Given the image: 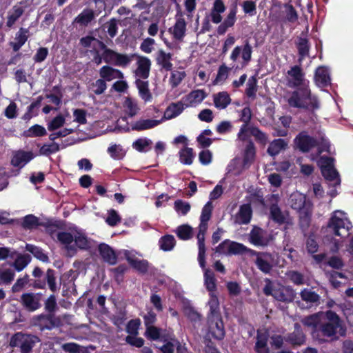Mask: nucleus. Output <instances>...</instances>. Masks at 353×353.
<instances>
[{
  "instance_id": "nucleus-1",
  "label": "nucleus",
  "mask_w": 353,
  "mask_h": 353,
  "mask_svg": "<svg viewBox=\"0 0 353 353\" xmlns=\"http://www.w3.org/2000/svg\"><path fill=\"white\" fill-rule=\"evenodd\" d=\"M285 84L291 88H297L292 92L288 99V103L291 107L314 110L319 107L316 97L311 95L309 88V81L305 77V73L299 65L290 67L284 76Z\"/></svg>"
},
{
  "instance_id": "nucleus-2",
  "label": "nucleus",
  "mask_w": 353,
  "mask_h": 353,
  "mask_svg": "<svg viewBox=\"0 0 353 353\" xmlns=\"http://www.w3.org/2000/svg\"><path fill=\"white\" fill-rule=\"evenodd\" d=\"M59 241L70 254H74L78 249L88 250L93 245V241L80 230L60 232L57 234Z\"/></svg>"
},
{
  "instance_id": "nucleus-3",
  "label": "nucleus",
  "mask_w": 353,
  "mask_h": 353,
  "mask_svg": "<svg viewBox=\"0 0 353 353\" xmlns=\"http://www.w3.org/2000/svg\"><path fill=\"white\" fill-rule=\"evenodd\" d=\"M294 143L296 148L303 152H307L316 146L318 147L319 154L324 151L330 152V143L324 137L314 139L309 136L305 131L300 132L296 137Z\"/></svg>"
},
{
  "instance_id": "nucleus-4",
  "label": "nucleus",
  "mask_w": 353,
  "mask_h": 353,
  "mask_svg": "<svg viewBox=\"0 0 353 353\" xmlns=\"http://www.w3.org/2000/svg\"><path fill=\"white\" fill-rule=\"evenodd\" d=\"M339 331L341 335L345 334V331L341 325L339 316L331 310L323 314L318 333L320 332L323 336L333 338Z\"/></svg>"
},
{
  "instance_id": "nucleus-5",
  "label": "nucleus",
  "mask_w": 353,
  "mask_h": 353,
  "mask_svg": "<svg viewBox=\"0 0 353 353\" xmlns=\"http://www.w3.org/2000/svg\"><path fill=\"white\" fill-rule=\"evenodd\" d=\"M328 227L334 234L346 236L352 225L344 212L336 210L330 218Z\"/></svg>"
},
{
  "instance_id": "nucleus-6",
  "label": "nucleus",
  "mask_w": 353,
  "mask_h": 353,
  "mask_svg": "<svg viewBox=\"0 0 353 353\" xmlns=\"http://www.w3.org/2000/svg\"><path fill=\"white\" fill-rule=\"evenodd\" d=\"M333 159L327 157H321L318 161V165L321 168L324 178L330 183V185L336 187L340 185L341 180L337 171L333 165Z\"/></svg>"
},
{
  "instance_id": "nucleus-7",
  "label": "nucleus",
  "mask_w": 353,
  "mask_h": 353,
  "mask_svg": "<svg viewBox=\"0 0 353 353\" xmlns=\"http://www.w3.org/2000/svg\"><path fill=\"white\" fill-rule=\"evenodd\" d=\"M251 255L255 256L254 263L257 268L264 274L270 273L277 263L276 255L266 252L250 250Z\"/></svg>"
},
{
  "instance_id": "nucleus-8",
  "label": "nucleus",
  "mask_w": 353,
  "mask_h": 353,
  "mask_svg": "<svg viewBox=\"0 0 353 353\" xmlns=\"http://www.w3.org/2000/svg\"><path fill=\"white\" fill-rule=\"evenodd\" d=\"M154 114H150L151 118L142 119L134 122L132 128L137 131H143L154 128L163 121L161 112L157 108H154Z\"/></svg>"
},
{
  "instance_id": "nucleus-9",
  "label": "nucleus",
  "mask_w": 353,
  "mask_h": 353,
  "mask_svg": "<svg viewBox=\"0 0 353 353\" xmlns=\"http://www.w3.org/2000/svg\"><path fill=\"white\" fill-rule=\"evenodd\" d=\"M208 337L221 340L225 336V329L221 316L208 318Z\"/></svg>"
},
{
  "instance_id": "nucleus-10",
  "label": "nucleus",
  "mask_w": 353,
  "mask_h": 353,
  "mask_svg": "<svg viewBox=\"0 0 353 353\" xmlns=\"http://www.w3.org/2000/svg\"><path fill=\"white\" fill-rule=\"evenodd\" d=\"M271 235L260 228L254 227L249 234L250 242L257 247L267 246L272 241Z\"/></svg>"
},
{
  "instance_id": "nucleus-11",
  "label": "nucleus",
  "mask_w": 353,
  "mask_h": 353,
  "mask_svg": "<svg viewBox=\"0 0 353 353\" xmlns=\"http://www.w3.org/2000/svg\"><path fill=\"white\" fill-rule=\"evenodd\" d=\"M137 68L134 70V76L136 79L146 80L150 74L151 61L150 59L143 56H138L137 62Z\"/></svg>"
},
{
  "instance_id": "nucleus-12",
  "label": "nucleus",
  "mask_w": 353,
  "mask_h": 353,
  "mask_svg": "<svg viewBox=\"0 0 353 353\" xmlns=\"http://www.w3.org/2000/svg\"><path fill=\"white\" fill-rule=\"evenodd\" d=\"M8 259L14 261L12 263V265L14 266L17 271L22 270V255L12 249L0 247V260Z\"/></svg>"
},
{
  "instance_id": "nucleus-13",
  "label": "nucleus",
  "mask_w": 353,
  "mask_h": 353,
  "mask_svg": "<svg viewBox=\"0 0 353 353\" xmlns=\"http://www.w3.org/2000/svg\"><path fill=\"white\" fill-rule=\"evenodd\" d=\"M278 194H273L271 196L272 205L270 208V216L276 223L281 224L288 222V214L285 212H283L277 204L274 202H277L279 199Z\"/></svg>"
},
{
  "instance_id": "nucleus-14",
  "label": "nucleus",
  "mask_w": 353,
  "mask_h": 353,
  "mask_svg": "<svg viewBox=\"0 0 353 353\" xmlns=\"http://www.w3.org/2000/svg\"><path fill=\"white\" fill-rule=\"evenodd\" d=\"M208 226L199 225V232L197 234L198 241V261L202 268L205 267V234Z\"/></svg>"
},
{
  "instance_id": "nucleus-15",
  "label": "nucleus",
  "mask_w": 353,
  "mask_h": 353,
  "mask_svg": "<svg viewBox=\"0 0 353 353\" xmlns=\"http://www.w3.org/2000/svg\"><path fill=\"white\" fill-rule=\"evenodd\" d=\"M169 32L176 40L181 41L183 39L186 32V22L182 14L176 15V22L169 29Z\"/></svg>"
},
{
  "instance_id": "nucleus-16",
  "label": "nucleus",
  "mask_w": 353,
  "mask_h": 353,
  "mask_svg": "<svg viewBox=\"0 0 353 353\" xmlns=\"http://www.w3.org/2000/svg\"><path fill=\"white\" fill-rule=\"evenodd\" d=\"M314 81L320 88H324L330 84L331 78L329 69L325 66L318 67L314 73Z\"/></svg>"
},
{
  "instance_id": "nucleus-17",
  "label": "nucleus",
  "mask_w": 353,
  "mask_h": 353,
  "mask_svg": "<svg viewBox=\"0 0 353 353\" xmlns=\"http://www.w3.org/2000/svg\"><path fill=\"white\" fill-rule=\"evenodd\" d=\"M252 214V210L250 204L242 205L234 216V221L239 225L248 224L251 220Z\"/></svg>"
},
{
  "instance_id": "nucleus-18",
  "label": "nucleus",
  "mask_w": 353,
  "mask_h": 353,
  "mask_svg": "<svg viewBox=\"0 0 353 353\" xmlns=\"http://www.w3.org/2000/svg\"><path fill=\"white\" fill-rule=\"evenodd\" d=\"M100 77L105 81H111L114 79H123L124 78L123 73L116 68L109 65L103 66L99 70Z\"/></svg>"
},
{
  "instance_id": "nucleus-19",
  "label": "nucleus",
  "mask_w": 353,
  "mask_h": 353,
  "mask_svg": "<svg viewBox=\"0 0 353 353\" xmlns=\"http://www.w3.org/2000/svg\"><path fill=\"white\" fill-rule=\"evenodd\" d=\"M96 14L92 9H84L73 20L72 24H78L81 27H86L95 19Z\"/></svg>"
},
{
  "instance_id": "nucleus-20",
  "label": "nucleus",
  "mask_w": 353,
  "mask_h": 353,
  "mask_svg": "<svg viewBox=\"0 0 353 353\" xmlns=\"http://www.w3.org/2000/svg\"><path fill=\"white\" fill-rule=\"evenodd\" d=\"M225 10V6L222 0H215L211 9L209 17L215 24L222 21L221 14Z\"/></svg>"
},
{
  "instance_id": "nucleus-21",
  "label": "nucleus",
  "mask_w": 353,
  "mask_h": 353,
  "mask_svg": "<svg viewBox=\"0 0 353 353\" xmlns=\"http://www.w3.org/2000/svg\"><path fill=\"white\" fill-rule=\"evenodd\" d=\"M286 341L293 345H301L305 341V336L303 333L300 325L295 323L294 330L285 337Z\"/></svg>"
},
{
  "instance_id": "nucleus-22",
  "label": "nucleus",
  "mask_w": 353,
  "mask_h": 353,
  "mask_svg": "<svg viewBox=\"0 0 353 353\" xmlns=\"http://www.w3.org/2000/svg\"><path fill=\"white\" fill-rule=\"evenodd\" d=\"M207 94L203 90H196L190 92L183 100L186 106H195L201 103Z\"/></svg>"
},
{
  "instance_id": "nucleus-23",
  "label": "nucleus",
  "mask_w": 353,
  "mask_h": 353,
  "mask_svg": "<svg viewBox=\"0 0 353 353\" xmlns=\"http://www.w3.org/2000/svg\"><path fill=\"white\" fill-rule=\"evenodd\" d=\"M323 313L313 314L302 319V323L305 326H307L313 330L312 335L314 337L318 336V330L319 328L320 323Z\"/></svg>"
},
{
  "instance_id": "nucleus-24",
  "label": "nucleus",
  "mask_w": 353,
  "mask_h": 353,
  "mask_svg": "<svg viewBox=\"0 0 353 353\" xmlns=\"http://www.w3.org/2000/svg\"><path fill=\"white\" fill-rule=\"evenodd\" d=\"M273 297L279 301L290 302L294 298V292L291 288L279 286L274 292Z\"/></svg>"
},
{
  "instance_id": "nucleus-25",
  "label": "nucleus",
  "mask_w": 353,
  "mask_h": 353,
  "mask_svg": "<svg viewBox=\"0 0 353 353\" xmlns=\"http://www.w3.org/2000/svg\"><path fill=\"white\" fill-rule=\"evenodd\" d=\"M41 296L38 294H23V306L29 311H34L40 307Z\"/></svg>"
},
{
  "instance_id": "nucleus-26",
  "label": "nucleus",
  "mask_w": 353,
  "mask_h": 353,
  "mask_svg": "<svg viewBox=\"0 0 353 353\" xmlns=\"http://www.w3.org/2000/svg\"><path fill=\"white\" fill-rule=\"evenodd\" d=\"M99 251L103 259L110 265L117 263V256L114 250L107 244L101 243L99 245Z\"/></svg>"
},
{
  "instance_id": "nucleus-27",
  "label": "nucleus",
  "mask_w": 353,
  "mask_h": 353,
  "mask_svg": "<svg viewBox=\"0 0 353 353\" xmlns=\"http://www.w3.org/2000/svg\"><path fill=\"white\" fill-rule=\"evenodd\" d=\"M172 54L167 53L163 50H159L157 54V63L161 68L166 71L172 70V63H171Z\"/></svg>"
},
{
  "instance_id": "nucleus-28",
  "label": "nucleus",
  "mask_w": 353,
  "mask_h": 353,
  "mask_svg": "<svg viewBox=\"0 0 353 353\" xmlns=\"http://www.w3.org/2000/svg\"><path fill=\"white\" fill-rule=\"evenodd\" d=\"M183 110L184 105L183 103L181 102L170 104L166 108L164 114H162V117H163V121L165 120L172 119L173 118L176 117L177 116L182 113Z\"/></svg>"
},
{
  "instance_id": "nucleus-29",
  "label": "nucleus",
  "mask_w": 353,
  "mask_h": 353,
  "mask_svg": "<svg viewBox=\"0 0 353 353\" xmlns=\"http://www.w3.org/2000/svg\"><path fill=\"white\" fill-rule=\"evenodd\" d=\"M305 196L300 192L292 193L288 200V203L292 208L297 211L301 210L305 204Z\"/></svg>"
},
{
  "instance_id": "nucleus-30",
  "label": "nucleus",
  "mask_w": 353,
  "mask_h": 353,
  "mask_svg": "<svg viewBox=\"0 0 353 353\" xmlns=\"http://www.w3.org/2000/svg\"><path fill=\"white\" fill-rule=\"evenodd\" d=\"M168 82L172 88L178 87L186 77V72L182 68L170 70Z\"/></svg>"
},
{
  "instance_id": "nucleus-31",
  "label": "nucleus",
  "mask_w": 353,
  "mask_h": 353,
  "mask_svg": "<svg viewBox=\"0 0 353 353\" xmlns=\"http://www.w3.org/2000/svg\"><path fill=\"white\" fill-rule=\"evenodd\" d=\"M214 106L219 109H225L231 102V99L227 92H220L213 95Z\"/></svg>"
},
{
  "instance_id": "nucleus-32",
  "label": "nucleus",
  "mask_w": 353,
  "mask_h": 353,
  "mask_svg": "<svg viewBox=\"0 0 353 353\" xmlns=\"http://www.w3.org/2000/svg\"><path fill=\"white\" fill-rule=\"evenodd\" d=\"M135 83L141 99L145 101H150L152 99V95L148 88V81L147 79H136Z\"/></svg>"
},
{
  "instance_id": "nucleus-33",
  "label": "nucleus",
  "mask_w": 353,
  "mask_h": 353,
  "mask_svg": "<svg viewBox=\"0 0 353 353\" xmlns=\"http://www.w3.org/2000/svg\"><path fill=\"white\" fill-rule=\"evenodd\" d=\"M208 304L210 307L208 318L221 316L220 314L219 302L214 293H210V299Z\"/></svg>"
},
{
  "instance_id": "nucleus-34",
  "label": "nucleus",
  "mask_w": 353,
  "mask_h": 353,
  "mask_svg": "<svg viewBox=\"0 0 353 353\" xmlns=\"http://www.w3.org/2000/svg\"><path fill=\"white\" fill-rule=\"evenodd\" d=\"M255 157V148L254 145V143L251 141L248 143V144L246 145V148L245 149L244 152V157L243 159V169H246L249 168L250 164L254 161Z\"/></svg>"
},
{
  "instance_id": "nucleus-35",
  "label": "nucleus",
  "mask_w": 353,
  "mask_h": 353,
  "mask_svg": "<svg viewBox=\"0 0 353 353\" xmlns=\"http://www.w3.org/2000/svg\"><path fill=\"white\" fill-rule=\"evenodd\" d=\"M288 141L282 139H278L270 143L268 152L271 156H276L288 146Z\"/></svg>"
},
{
  "instance_id": "nucleus-36",
  "label": "nucleus",
  "mask_w": 353,
  "mask_h": 353,
  "mask_svg": "<svg viewBox=\"0 0 353 353\" xmlns=\"http://www.w3.org/2000/svg\"><path fill=\"white\" fill-rule=\"evenodd\" d=\"M204 270V284L206 289L210 293H214L216 290V279L213 272L209 269H206L205 267Z\"/></svg>"
},
{
  "instance_id": "nucleus-37",
  "label": "nucleus",
  "mask_w": 353,
  "mask_h": 353,
  "mask_svg": "<svg viewBox=\"0 0 353 353\" xmlns=\"http://www.w3.org/2000/svg\"><path fill=\"white\" fill-rule=\"evenodd\" d=\"M300 296L302 301H305L307 304H310V305L314 303H317L320 299L319 294L307 288L303 290L300 292Z\"/></svg>"
},
{
  "instance_id": "nucleus-38",
  "label": "nucleus",
  "mask_w": 353,
  "mask_h": 353,
  "mask_svg": "<svg viewBox=\"0 0 353 353\" xmlns=\"http://www.w3.org/2000/svg\"><path fill=\"white\" fill-rule=\"evenodd\" d=\"M268 335L265 333L257 334V340L255 345V350L258 353H269V349L267 345Z\"/></svg>"
},
{
  "instance_id": "nucleus-39",
  "label": "nucleus",
  "mask_w": 353,
  "mask_h": 353,
  "mask_svg": "<svg viewBox=\"0 0 353 353\" xmlns=\"http://www.w3.org/2000/svg\"><path fill=\"white\" fill-rule=\"evenodd\" d=\"M175 238L170 234L162 236L159 241L160 248L165 252L172 250L175 246Z\"/></svg>"
},
{
  "instance_id": "nucleus-40",
  "label": "nucleus",
  "mask_w": 353,
  "mask_h": 353,
  "mask_svg": "<svg viewBox=\"0 0 353 353\" xmlns=\"http://www.w3.org/2000/svg\"><path fill=\"white\" fill-rule=\"evenodd\" d=\"M297 48L299 54V62L301 63L309 55L310 46L307 39L299 38L297 43Z\"/></svg>"
},
{
  "instance_id": "nucleus-41",
  "label": "nucleus",
  "mask_w": 353,
  "mask_h": 353,
  "mask_svg": "<svg viewBox=\"0 0 353 353\" xmlns=\"http://www.w3.org/2000/svg\"><path fill=\"white\" fill-rule=\"evenodd\" d=\"M99 45L101 49L103 50L102 57L103 61L107 63L113 65L117 52L108 48L103 42H99Z\"/></svg>"
},
{
  "instance_id": "nucleus-42",
  "label": "nucleus",
  "mask_w": 353,
  "mask_h": 353,
  "mask_svg": "<svg viewBox=\"0 0 353 353\" xmlns=\"http://www.w3.org/2000/svg\"><path fill=\"white\" fill-rule=\"evenodd\" d=\"M213 205L212 202L208 201L203 208L200 216V225L208 226V222L212 216Z\"/></svg>"
},
{
  "instance_id": "nucleus-43",
  "label": "nucleus",
  "mask_w": 353,
  "mask_h": 353,
  "mask_svg": "<svg viewBox=\"0 0 353 353\" xmlns=\"http://www.w3.org/2000/svg\"><path fill=\"white\" fill-rule=\"evenodd\" d=\"M37 318L40 321L46 320V321H49V323H50V325L46 326V327L48 330H50L54 327H59V326H61L63 325L62 321H61V318L59 317V316H56L53 314H48V315L41 314V315L37 316Z\"/></svg>"
},
{
  "instance_id": "nucleus-44",
  "label": "nucleus",
  "mask_w": 353,
  "mask_h": 353,
  "mask_svg": "<svg viewBox=\"0 0 353 353\" xmlns=\"http://www.w3.org/2000/svg\"><path fill=\"white\" fill-rule=\"evenodd\" d=\"M194 156L192 148L185 147L179 152V161L185 165H191Z\"/></svg>"
},
{
  "instance_id": "nucleus-45",
  "label": "nucleus",
  "mask_w": 353,
  "mask_h": 353,
  "mask_svg": "<svg viewBox=\"0 0 353 353\" xmlns=\"http://www.w3.org/2000/svg\"><path fill=\"white\" fill-rule=\"evenodd\" d=\"M107 151L114 159H121L125 155V151L121 145H111Z\"/></svg>"
},
{
  "instance_id": "nucleus-46",
  "label": "nucleus",
  "mask_w": 353,
  "mask_h": 353,
  "mask_svg": "<svg viewBox=\"0 0 353 353\" xmlns=\"http://www.w3.org/2000/svg\"><path fill=\"white\" fill-rule=\"evenodd\" d=\"M284 12H285V18L284 21L289 23H294L298 19V14L295 10L294 8L291 4H285L284 5Z\"/></svg>"
},
{
  "instance_id": "nucleus-47",
  "label": "nucleus",
  "mask_w": 353,
  "mask_h": 353,
  "mask_svg": "<svg viewBox=\"0 0 353 353\" xmlns=\"http://www.w3.org/2000/svg\"><path fill=\"white\" fill-rule=\"evenodd\" d=\"M174 208L179 215L185 216L190 212L191 206L188 202L179 199L175 201Z\"/></svg>"
},
{
  "instance_id": "nucleus-48",
  "label": "nucleus",
  "mask_w": 353,
  "mask_h": 353,
  "mask_svg": "<svg viewBox=\"0 0 353 353\" xmlns=\"http://www.w3.org/2000/svg\"><path fill=\"white\" fill-rule=\"evenodd\" d=\"M41 225L39 219L33 214L23 216V229L33 230Z\"/></svg>"
},
{
  "instance_id": "nucleus-49",
  "label": "nucleus",
  "mask_w": 353,
  "mask_h": 353,
  "mask_svg": "<svg viewBox=\"0 0 353 353\" xmlns=\"http://www.w3.org/2000/svg\"><path fill=\"white\" fill-rule=\"evenodd\" d=\"M145 336L152 340H158L163 337V330L154 325L146 327Z\"/></svg>"
},
{
  "instance_id": "nucleus-50",
  "label": "nucleus",
  "mask_w": 353,
  "mask_h": 353,
  "mask_svg": "<svg viewBox=\"0 0 353 353\" xmlns=\"http://www.w3.org/2000/svg\"><path fill=\"white\" fill-rule=\"evenodd\" d=\"M133 55L117 53L113 65L119 67H127L132 60Z\"/></svg>"
},
{
  "instance_id": "nucleus-51",
  "label": "nucleus",
  "mask_w": 353,
  "mask_h": 353,
  "mask_svg": "<svg viewBox=\"0 0 353 353\" xmlns=\"http://www.w3.org/2000/svg\"><path fill=\"white\" fill-rule=\"evenodd\" d=\"M176 234L182 240L190 239L192 236V228L188 225H183L177 228Z\"/></svg>"
},
{
  "instance_id": "nucleus-52",
  "label": "nucleus",
  "mask_w": 353,
  "mask_h": 353,
  "mask_svg": "<svg viewBox=\"0 0 353 353\" xmlns=\"http://www.w3.org/2000/svg\"><path fill=\"white\" fill-rule=\"evenodd\" d=\"M107 88L105 81L101 79L96 80L90 85L91 90L97 95L103 94Z\"/></svg>"
},
{
  "instance_id": "nucleus-53",
  "label": "nucleus",
  "mask_w": 353,
  "mask_h": 353,
  "mask_svg": "<svg viewBox=\"0 0 353 353\" xmlns=\"http://www.w3.org/2000/svg\"><path fill=\"white\" fill-rule=\"evenodd\" d=\"M152 143V141L148 138H140L132 143V147L139 152H145Z\"/></svg>"
},
{
  "instance_id": "nucleus-54",
  "label": "nucleus",
  "mask_w": 353,
  "mask_h": 353,
  "mask_svg": "<svg viewBox=\"0 0 353 353\" xmlns=\"http://www.w3.org/2000/svg\"><path fill=\"white\" fill-rule=\"evenodd\" d=\"M59 150V145L57 143L45 144L41 147L39 154L48 156Z\"/></svg>"
},
{
  "instance_id": "nucleus-55",
  "label": "nucleus",
  "mask_w": 353,
  "mask_h": 353,
  "mask_svg": "<svg viewBox=\"0 0 353 353\" xmlns=\"http://www.w3.org/2000/svg\"><path fill=\"white\" fill-rule=\"evenodd\" d=\"M26 250L31 252L37 259H39L42 261H47L48 259V257L46 254H45L43 251L39 248L38 247H36L33 245L27 244Z\"/></svg>"
},
{
  "instance_id": "nucleus-56",
  "label": "nucleus",
  "mask_w": 353,
  "mask_h": 353,
  "mask_svg": "<svg viewBox=\"0 0 353 353\" xmlns=\"http://www.w3.org/2000/svg\"><path fill=\"white\" fill-rule=\"evenodd\" d=\"M241 6L245 14H247L250 16H254L256 14V3L251 0L244 1L241 3Z\"/></svg>"
},
{
  "instance_id": "nucleus-57",
  "label": "nucleus",
  "mask_w": 353,
  "mask_h": 353,
  "mask_svg": "<svg viewBox=\"0 0 353 353\" xmlns=\"http://www.w3.org/2000/svg\"><path fill=\"white\" fill-rule=\"evenodd\" d=\"M14 273L11 270H0V285L9 284L14 279Z\"/></svg>"
},
{
  "instance_id": "nucleus-58",
  "label": "nucleus",
  "mask_w": 353,
  "mask_h": 353,
  "mask_svg": "<svg viewBox=\"0 0 353 353\" xmlns=\"http://www.w3.org/2000/svg\"><path fill=\"white\" fill-rule=\"evenodd\" d=\"M124 105L125 108L126 112L130 117H133L137 114L139 111L137 104L131 99H126L124 103Z\"/></svg>"
},
{
  "instance_id": "nucleus-59",
  "label": "nucleus",
  "mask_w": 353,
  "mask_h": 353,
  "mask_svg": "<svg viewBox=\"0 0 353 353\" xmlns=\"http://www.w3.org/2000/svg\"><path fill=\"white\" fill-rule=\"evenodd\" d=\"M46 134V129L39 125H34L29 128L26 132V136L28 137H41Z\"/></svg>"
},
{
  "instance_id": "nucleus-60",
  "label": "nucleus",
  "mask_w": 353,
  "mask_h": 353,
  "mask_svg": "<svg viewBox=\"0 0 353 353\" xmlns=\"http://www.w3.org/2000/svg\"><path fill=\"white\" fill-rule=\"evenodd\" d=\"M65 123V119L62 115H58L54 118L48 125L49 131H54L62 127Z\"/></svg>"
},
{
  "instance_id": "nucleus-61",
  "label": "nucleus",
  "mask_w": 353,
  "mask_h": 353,
  "mask_svg": "<svg viewBox=\"0 0 353 353\" xmlns=\"http://www.w3.org/2000/svg\"><path fill=\"white\" fill-rule=\"evenodd\" d=\"M256 92V79L251 77L247 83L246 94L249 97H254Z\"/></svg>"
},
{
  "instance_id": "nucleus-62",
  "label": "nucleus",
  "mask_w": 353,
  "mask_h": 353,
  "mask_svg": "<svg viewBox=\"0 0 353 353\" xmlns=\"http://www.w3.org/2000/svg\"><path fill=\"white\" fill-rule=\"evenodd\" d=\"M250 134L254 137L255 139L262 144H265L268 142L267 135L261 132L258 128L251 127Z\"/></svg>"
},
{
  "instance_id": "nucleus-63",
  "label": "nucleus",
  "mask_w": 353,
  "mask_h": 353,
  "mask_svg": "<svg viewBox=\"0 0 353 353\" xmlns=\"http://www.w3.org/2000/svg\"><path fill=\"white\" fill-rule=\"evenodd\" d=\"M37 341V337L29 334H23V353L28 352Z\"/></svg>"
},
{
  "instance_id": "nucleus-64",
  "label": "nucleus",
  "mask_w": 353,
  "mask_h": 353,
  "mask_svg": "<svg viewBox=\"0 0 353 353\" xmlns=\"http://www.w3.org/2000/svg\"><path fill=\"white\" fill-rule=\"evenodd\" d=\"M178 341L174 339H170V341H167L163 345L160 350L162 353H174L176 347L177 346Z\"/></svg>"
}]
</instances>
